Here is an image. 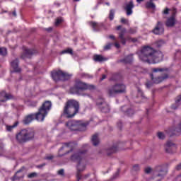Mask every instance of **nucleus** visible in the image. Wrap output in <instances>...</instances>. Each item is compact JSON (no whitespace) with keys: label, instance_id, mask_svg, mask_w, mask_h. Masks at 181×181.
I'll use <instances>...</instances> for the list:
<instances>
[{"label":"nucleus","instance_id":"nucleus-31","mask_svg":"<svg viewBox=\"0 0 181 181\" xmlns=\"http://www.w3.org/2000/svg\"><path fill=\"white\" fill-rule=\"evenodd\" d=\"M18 125H19V122H16L13 125H7L6 126V130L8 132H11L12 131V129H13V128H16V127H18Z\"/></svg>","mask_w":181,"mask_h":181},{"label":"nucleus","instance_id":"nucleus-60","mask_svg":"<svg viewBox=\"0 0 181 181\" xmlns=\"http://www.w3.org/2000/svg\"><path fill=\"white\" fill-rule=\"evenodd\" d=\"M117 30H122V25H118L117 28H116Z\"/></svg>","mask_w":181,"mask_h":181},{"label":"nucleus","instance_id":"nucleus-58","mask_svg":"<svg viewBox=\"0 0 181 181\" xmlns=\"http://www.w3.org/2000/svg\"><path fill=\"white\" fill-rule=\"evenodd\" d=\"M91 176L90 173H88L83 176V179H87L88 177H90Z\"/></svg>","mask_w":181,"mask_h":181},{"label":"nucleus","instance_id":"nucleus-32","mask_svg":"<svg viewBox=\"0 0 181 181\" xmlns=\"http://www.w3.org/2000/svg\"><path fill=\"white\" fill-rule=\"evenodd\" d=\"M163 43H165V41H163V40H160L154 43V46L157 49H159L160 47H162V45H163Z\"/></svg>","mask_w":181,"mask_h":181},{"label":"nucleus","instance_id":"nucleus-13","mask_svg":"<svg viewBox=\"0 0 181 181\" xmlns=\"http://www.w3.org/2000/svg\"><path fill=\"white\" fill-rule=\"evenodd\" d=\"M152 33L153 35H156L160 36V35H163L165 33V26L163 25V22L157 21V23L155 28L152 30Z\"/></svg>","mask_w":181,"mask_h":181},{"label":"nucleus","instance_id":"nucleus-59","mask_svg":"<svg viewBox=\"0 0 181 181\" xmlns=\"http://www.w3.org/2000/svg\"><path fill=\"white\" fill-rule=\"evenodd\" d=\"M109 39H112V40H116L115 36L114 35H110Z\"/></svg>","mask_w":181,"mask_h":181},{"label":"nucleus","instance_id":"nucleus-26","mask_svg":"<svg viewBox=\"0 0 181 181\" xmlns=\"http://www.w3.org/2000/svg\"><path fill=\"white\" fill-rule=\"evenodd\" d=\"M91 142L93 146H97L100 144V139L98 138V134H95L92 136Z\"/></svg>","mask_w":181,"mask_h":181},{"label":"nucleus","instance_id":"nucleus-55","mask_svg":"<svg viewBox=\"0 0 181 181\" xmlns=\"http://www.w3.org/2000/svg\"><path fill=\"white\" fill-rule=\"evenodd\" d=\"M54 156H47V157L45 158V159H46L47 160H52V159H54Z\"/></svg>","mask_w":181,"mask_h":181},{"label":"nucleus","instance_id":"nucleus-8","mask_svg":"<svg viewBox=\"0 0 181 181\" xmlns=\"http://www.w3.org/2000/svg\"><path fill=\"white\" fill-rule=\"evenodd\" d=\"M52 78L54 81H68L71 78V74L64 72L62 70L53 71L51 73Z\"/></svg>","mask_w":181,"mask_h":181},{"label":"nucleus","instance_id":"nucleus-14","mask_svg":"<svg viewBox=\"0 0 181 181\" xmlns=\"http://www.w3.org/2000/svg\"><path fill=\"white\" fill-rule=\"evenodd\" d=\"M150 78L154 84H159L162 83V81H165V80H168L169 78V74H165L163 76H153V74H150Z\"/></svg>","mask_w":181,"mask_h":181},{"label":"nucleus","instance_id":"nucleus-48","mask_svg":"<svg viewBox=\"0 0 181 181\" xmlns=\"http://www.w3.org/2000/svg\"><path fill=\"white\" fill-rule=\"evenodd\" d=\"M169 11H170V9H169V8H165V10L163 11V13L164 15H169Z\"/></svg>","mask_w":181,"mask_h":181},{"label":"nucleus","instance_id":"nucleus-25","mask_svg":"<svg viewBox=\"0 0 181 181\" xmlns=\"http://www.w3.org/2000/svg\"><path fill=\"white\" fill-rule=\"evenodd\" d=\"M93 60L98 63H103V62H107L108 58L104 57L103 55L95 54L93 56Z\"/></svg>","mask_w":181,"mask_h":181},{"label":"nucleus","instance_id":"nucleus-46","mask_svg":"<svg viewBox=\"0 0 181 181\" xmlns=\"http://www.w3.org/2000/svg\"><path fill=\"white\" fill-rule=\"evenodd\" d=\"M136 32V29L130 28L128 31V33H130L131 35H134Z\"/></svg>","mask_w":181,"mask_h":181},{"label":"nucleus","instance_id":"nucleus-5","mask_svg":"<svg viewBox=\"0 0 181 181\" xmlns=\"http://www.w3.org/2000/svg\"><path fill=\"white\" fill-rule=\"evenodd\" d=\"M168 174V168L166 165L161 164L156 165L154 168L153 176L149 178V181H160Z\"/></svg>","mask_w":181,"mask_h":181},{"label":"nucleus","instance_id":"nucleus-64","mask_svg":"<svg viewBox=\"0 0 181 181\" xmlns=\"http://www.w3.org/2000/svg\"><path fill=\"white\" fill-rule=\"evenodd\" d=\"M47 30L48 32H50V30H52V28H49L48 29H47Z\"/></svg>","mask_w":181,"mask_h":181},{"label":"nucleus","instance_id":"nucleus-28","mask_svg":"<svg viewBox=\"0 0 181 181\" xmlns=\"http://www.w3.org/2000/svg\"><path fill=\"white\" fill-rule=\"evenodd\" d=\"M146 9H155L156 6L153 4V0H150L146 3Z\"/></svg>","mask_w":181,"mask_h":181},{"label":"nucleus","instance_id":"nucleus-11","mask_svg":"<svg viewBox=\"0 0 181 181\" xmlns=\"http://www.w3.org/2000/svg\"><path fill=\"white\" fill-rule=\"evenodd\" d=\"M127 33V28H123L120 32L118 33V37L117 39L119 40L120 43L125 46L127 45V40H131L134 43L136 42V38H132L130 36H127L125 37V34Z\"/></svg>","mask_w":181,"mask_h":181},{"label":"nucleus","instance_id":"nucleus-35","mask_svg":"<svg viewBox=\"0 0 181 181\" xmlns=\"http://www.w3.org/2000/svg\"><path fill=\"white\" fill-rule=\"evenodd\" d=\"M61 53H62V54H64L66 53H67L68 54H71V55L74 54L73 49H71V48H68L66 49H64V50L62 51Z\"/></svg>","mask_w":181,"mask_h":181},{"label":"nucleus","instance_id":"nucleus-37","mask_svg":"<svg viewBox=\"0 0 181 181\" xmlns=\"http://www.w3.org/2000/svg\"><path fill=\"white\" fill-rule=\"evenodd\" d=\"M81 77H82V78H93V76L89 74L82 73L81 74Z\"/></svg>","mask_w":181,"mask_h":181},{"label":"nucleus","instance_id":"nucleus-4","mask_svg":"<svg viewBox=\"0 0 181 181\" xmlns=\"http://www.w3.org/2000/svg\"><path fill=\"white\" fill-rule=\"evenodd\" d=\"M66 127L71 131L83 132L87 129L88 122H83L81 120H69L66 122Z\"/></svg>","mask_w":181,"mask_h":181},{"label":"nucleus","instance_id":"nucleus-51","mask_svg":"<svg viewBox=\"0 0 181 181\" xmlns=\"http://www.w3.org/2000/svg\"><path fill=\"white\" fill-rule=\"evenodd\" d=\"M117 127H118V128H119V129H122V121H119L117 122Z\"/></svg>","mask_w":181,"mask_h":181},{"label":"nucleus","instance_id":"nucleus-36","mask_svg":"<svg viewBox=\"0 0 181 181\" xmlns=\"http://www.w3.org/2000/svg\"><path fill=\"white\" fill-rule=\"evenodd\" d=\"M115 15V10L111 9L110 11L109 19L110 21H114V16Z\"/></svg>","mask_w":181,"mask_h":181},{"label":"nucleus","instance_id":"nucleus-39","mask_svg":"<svg viewBox=\"0 0 181 181\" xmlns=\"http://www.w3.org/2000/svg\"><path fill=\"white\" fill-rule=\"evenodd\" d=\"M157 136L158 138H159L160 139H165V134H163V132H158L157 133Z\"/></svg>","mask_w":181,"mask_h":181},{"label":"nucleus","instance_id":"nucleus-34","mask_svg":"<svg viewBox=\"0 0 181 181\" xmlns=\"http://www.w3.org/2000/svg\"><path fill=\"white\" fill-rule=\"evenodd\" d=\"M137 97H141V98H145V95L144 94V91L141 88L137 87Z\"/></svg>","mask_w":181,"mask_h":181},{"label":"nucleus","instance_id":"nucleus-57","mask_svg":"<svg viewBox=\"0 0 181 181\" xmlns=\"http://www.w3.org/2000/svg\"><path fill=\"white\" fill-rule=\"evenodd\" d=\"M115 46L117 49H119V47H121V45H119V43L118 42H115Z\"/></svg>","mask_w":181,"mask_h":181},{"label":"nucleus","instance_id":"nucleus-54","mask_svg":"<svg viewBox=\"0 0 181 181\" xmlns=\"http://www.w3.org/2000/svg\"><path fill=\"white\" fill-rule=\"evenodd\" d=\"M146 87H147V88H151L152 87V83L151 82H147L146 83Z\"/></svg>","mask_w":181,"mask_h":181},{"label":"nucleus","instance_id":"nucleus-19","mask_svg":"<svg viewBox=\"0 0 181 181\" xmlns=\"http://www.w3.org/2000/svg\"><path fill=\"white\" fill-rule=\"evenodd\" d=\"M121 111L124 112V115H127L128 117H132V115L135 114V110L127 105L122 106L121 107Z\"/></svg>","mask_w":181,"mask_h":181},{"label":"nucleus","instance_id":"nucleus-52","mask_svg":"<svg viewBox=\"0 0 181 181\" xmlns=\"http://www.w3.org/2000/svg\"><path fill=\"white\" fill-rule=\"evenodd\" d=\"M8 15H13V16L16 18V10H14L13 12H9Z\"/></svg>","mask_w":181,"mask_h":181},{"label":"nucleus","instance_id":"nucleus-21","mask_svg":"<svg viewBox=\"0 0 181 181\" xmlns=\"http://www.w3.org/2000/svg\"><path fill=\"white\" fill-rule=\"evenodd\" d=\"M23 170H25V167H22L20 170H18L15 175L11 177L12 181L19 180L22 179L24 176Z\"/></svg>","mask_w":181,"mask_h":181},{"label":"nucleus","instance_id":"nucleus-41","mask_svg":"<svg viewBox=\"0 0 181 181\" xmlns=\"http://www.w3.org/2000/svg\"><path fill=\"white\" fill-rule=\"evenodd\" d=\"M112 45H113L112 43H108V44H107V45L104 47L103 50H105V51L110 50V49H111Z\"/></svg>","mask_w":181,"mask_h":181},{"label":"nucleus","instance_id":"nucleus-63","mask_svg":"<svg viewBox=\"0 0 181 181\" xmlns=\"http://www.w3.org/2000/svg\"><path fill=\"white\" fill-rule=\"evenodd\" d=\"M63 149H64V146H62V147L59 148V151H63Z\"/></svg>","mask_w":181,"mask_h":181},{"label":"nucleus","instance_id":"nucleus-12","mask_svg":"<svg viewBox=\"0 0 181 181\" xmlns=\"http://www.w3.org/2000/svg\"><path fill=\"white\" fill-rule=\"evenodd\" d=\"M160 62H163V53L160 51L154 49L153 55L150 59V64H156L160 63Z\"/></svg>","mask_w":181,"mask_h":181},{"label":"nucleus","instance_id":"nucleus-18","mask_svg":"<svg viewBox=\"0 0 181 181\" xmlns=\"http://www.w3.org/2000/svg\"><path fill=\"white\" fill-rule=\"evenodd\" d=\"M11 66L14 71L15 73H21L22 71V69L19 67V59L16 58L11 62Z\"/></svg>","mask_w":181,"mask_h":181},{"label":"nucleus","instance_id":"nucleus-50","mask_svg":"<svg viewBox=\"0 0 181 181\" xmlns=\"http://www.w3.org/2000/svg\"><path fill=\"white\" fill-rule=\"evenodd\" d=\"M5 98H6V100H11L12 98V95H9L8 93L5 94Z\"/></svg>","mask_w":181,"mask_h":181},{"label":"nucleus","instance_id":"nucleus-30","mask_svg":"<svg viewBox=\"0 0 181 181\" xmlns=\"http://www.w3.org/2000/svg\"><path fill=\"white\" fill-rule=\"evenodd\" d=\"M153 73H158V71L163 72V71H169L168 68H152L151 69Z\"/></svg>","mask_w":181,"mask_h":181},{"label":"nucleus","instance_id":"nucleus-24","mask_svg":"<svg viewBox=\"0 0 181 181\" xmlns=\"http://www.w3.org/2000/svg\"><path fill=\"white\" fill-rule=\"evenodd\" d=\"M116 152H118V146L117 145H113L111 147H109L106 150V153L107 156H110L112 155V153H115Z\"/></svg>","mask_w":181,"mask_h":181},{"label":"nucleus","instance_id":"nucleus-17","mask_svg":"<svg viewBox=\"0 0 181 181\" xmlns=\"http://www.w3.org/2000/svg\"><path fill=\"white\" fill-rule=\"evenodd\" d=\"M165 151L167 153H173L176 151V146L170 141H167Z\"/></svg>","mask_w":181,"mask_h":181},{"label":"nucleus","instance_id":"nucleus-15","mask_svg":"<svg viewBox=\"0 0 181 181\" xmlns=\"http://www.w3.org/2000/svg\"><path fill=\"white\" fill-rule=\"evenodd\" d=\"M175 25H176V8H174L172 16L168 18L165 22L167 28H173Z\"/></svg>","mask_w":181,"mask_h":181},{"label":"nucleus","instance_id":"nucleus-53","mask_svg":"<svg viewBox=\"0 0 181 181\" xmlns=\"http://www.w3.org/2000/svg\"><path fill=\"white\" fill-rule=\"evenodd\" d=\"M121 22H122V23H124V25H127V23H128V20H127V19L122 18L121 19Z\"/></svg>","mask_w":181,"mask_h":181},{"label":"nucleus","instance_id":"nucleus-38","mask_svg":"<svg viewBox=\"0 0 181 181\" xmlns=\"http://www.w3.org/2000/svg\"><path fill=\"white\" fill-rule=\"evenodd\" d=\"M86 90H90V91H92V90H95V86L86 83Z\"/></svg>","mask_w":181,"mask_h":181},{"label":"nucleus","instance_id":"nucleus-7","mask_svg":"<svg viewBox=\"0 0 181 181\" xmlns=\"http://www.w3.org/2000/svg\"><path fill=\"white\" fill-rule=\"evenodd\" d=\"M154 51L155 49L153 47L149 46L144 47L140 52L139 59L141 60V62L151 64V59H152V55L153 54Z\"/></svg>","mask_w":181,"mask_h":181},{"label":"nucleus","instance_id":"nucleus-27","mask_svg":"<svg viewBox=\"0 0 181 181\" xmlns=\"http://www.w3.org/2000/svg\"><path fill=\"white\" fill-rule=\"evenodd\" d=\"M121 80V75L119 74H112L109 78V81H119Z\"/></svg>","mask_w":181,"mask_h":181},{"label":"nucleus","instance_id":"nucleus-2","mask_svg":"<svg viewBox=\"0 0 181 181\" xmlns=\"http://www.w3.org/2000/svg\"><path fill=\"white\" fill-rule=\"evenodd\" d=\"M78 111H80V103L78 101L70 99L66 102L61 117L68 119L74 118L78 114Z\"/></svg>","mask_w":181,"mask_h":181},{"label":"nucleus","instance_id":"nucleus-9","mask_svg":"<svg viewBox=\"0 0 181 181\" xmlns=\"http://www.w3.org/2000/svg\"><path fill=\"white\" fill-rule=\"evenodd\" d=\"M86 88L87 83L81 81V80H76L74 86L70 88V92L71 94L80 95V94H81V91H86Z\"/></svg>","mask_w":181,"mask_h":181},{"label":"nucleus","instance_id":"nucleus-45","mask_svg":"<svg viewBox=\"0 0 181 181\" xmlns=\"http://www.w3.org/2000/svg\"><path fill=\"white\" fill-rule=\"evenodd\" d=\"M144 172H145V173H147V175H148V174L151 173V172H152V168L151 167H148V168H145Z\"/></svg>","mask_w":181,"mask_h":181},{"label":"nucleus","instance_id":"nucleus-22","mask_svg":"<svg viewBox=\"0 0 181 181\" xmlns=\"http://www.w3.org/2000/svg\"><path fill=\"white\" fill-rule=\"evenodd\" d=\"M89 25L91 26L94 32H100V30H101V28L104 26L103 23H98L94 21H90Z\"/></svg>","mask_w":181,"mask_h":181},{"label":"nucleus","instance_id":"nucleus-23","mask_svg":"<svg viewBox=\"0 0 181 181\" xmlns=\"http://www.w3.org/2000/svg\"><path fill=\"white\" fill-rule=\"evenodd\" d=\"M134 2L132 1H129L128 4H127L126 7L124 8L126 11V13L127 16L132 15V9H134Z\"/></svg>","mask_w":181,"mask_h":181},{"label":"nucleus","instance_id":"nucleus-3","mask_svg":"<svg viewBox=\"0 0 181 181\" xmlns=\"http://www.w3.org/2000/svg\"><path fill=\"white\" fill-rule=\"evenodd\" d=\"M18 144H26L35 139V130L32 128L23 129L16 135Z\"/></svg>","mask_w":181,"mask_h":181},{"label":"nucleus","instance_id":"nucleus-61","mask_svg":"<svg viewBox=\"0 0 181 181\" xmlns=\"http://www.w3.org/2000/svg\"><path fill=\"white\" fill-rule=\"evenodd\" d=\"M70 152H73V148H71L69 151H66L65 153V155H68V153H70Z\"/></svg>","mask_w":181,"mask_h":181},{"label":"nucleus","instance_id":"nucleus-43","mask_svg":"<svg viewBox=\"0 0 181 181\" xmlns=\"http://www.w3.org/2000/svg\"><path fill=\"white\" fill-rule=\"evenodd\" d=\"M36 176H37V173H32L29 174L28 177L30 179H32L33 177H36Z\"/></svg>","mask_w":181,"mask_h":181},{"label":"nucleus","instance_id":"nucleus-33","mask_svg":"<svg viewBox=\"0 0 181 181\" xmlns=\"http://www.w3.org/2000/svg\"><path fill=\"white\" fill-rule=\"evenodd\" d=\"M8 54V49L5 47H0V56L5 57Z\"/></svg>","mask_w":181,"mask_h":181},{"label":"nucleus","instance_id":"nucleus-47","mask_svg":"<svg viewBox=\"0 0 181 181\" xmlns=\"http://www.w3.org/2000/svg\"><path fill=\"white\" fill-rule=\"evenodd\" d=\"M58 175H59V176H64V169H60L58 171Z\"/></svg>","mask_w":181,"mask_h":181},{"label":"nucleus","instance_id":"nucleus-10","mask_svg":"<svg viewBox=\"0 0 181 181\" xmlns=\"http://www.w3.org/2000/svg\"><path fill=\"white\" fill-rule=\"evenodd\" d=\"M96 105L98 108L105 114H108L111 111V108H110V105L105 102V99L103 98H99L96 100Z\"/></svg>","mask_w":181,"mask_h":181},{"label":"nucleus","instance_id":"nucleus-40","mask_svg":"<svg viewBox=\"0 0 181 181\" xmlns=\"http://www.w3.org/2000/svg\"><path fill=\"white\" fill-rule=\"evenodd\" d=\"M62 22L63 18L62 17L58 18L56 19L55 25L59 26V25H60V23H62Z\"/></svg>","mask_w":181,"mask_h":181},{"label":"nucleus","instance_id":"nucleus-44","mask_svg":"<svg viewBox=\"0 0 181 181\" xmlns=\"http://www.w3.org/2000/svg\"><path fill=\"white\" fill-rule=\"evenodd\" d=\"M133 170H134V172H138L139 170V165L136 164L133 165Z\"/></svg>","mask_w":181,"mask_h":181},{"label":"nucleus","instance_id":"nucleus-6","mask_svg":"<svg viewBox=\"0 0 181 181\" xmlns=\"http://www.w3.org/2000/svg\"><path fill=\"white\" fill-rule=\"evenodd\" d=\"M109 97H117L118 94H125L127 93V86L122 83H115L107 90Z\"/></svg>","mask_w":181,"mask_h":181},{"label":"nucleus","instance_id":"nucleus-1","mask_svg":"<svg viewBox=\"0 0 181 181\" xmlns=\"http://www.w3.org/2000/svg\"><path fill=\"white\" fill-rule=\"evenodd\" d=\"M51 108L52 102L49 100L44 102L37 113L30 114L24 117L23 119V124L24 125H29V124H30L32 121H34V119L43 122V121H45V118H46L47 114H49V111H50Z\"/></svg>","mask_w":181,"mask_h":181},{"label":"nucleus","instance_id":"nucleus-29","mask_svg":"<svg viewBox=\"0 0 181 181\" xmlns=\"http://www.w3.org/2000/svg\"><path fill=\"white\" fill-rule=\"evenodd\" d=\"M181 101V95H179L178 97H177V99L175 100V104L172 105L171 108L172 110H177V107H179L180 104L179 103H180Z\"/></svg>","mask_w":181,"mask_h":181},{"label":"nucleus","instance_id":"nucleus-49","mask_svg":"<svg viewBox=\"0 0 181 181\" xmlns=\"http://www.w3.org/2000/svg\"><path fill=\"white\" fill-rule=\"evenodd\" d=\"M45 166H46V163H42V164L36 165V168H37V169H42V168H43V167H45Z\"/></svg>","mask_w":181,"mask_h":181},{"label":"nucleus","instance_id":"nucleus-62","mask_svg":"<svg viewBox=\"0 0 181 181\" xmlns=\"http://www.w3.org/2000/svg\"><path fill=\"white\" fill-rule=\"evenodd\" d=\"M64 145H65L66 148H69L70 146V143H64Z\"/></svg>","mask_w":181,"mask_h":181},{"label":"nucleus","instance_id":"nucleus-20","mask_svg":"<svg viewBox=\"0 0 181 181\" xmlns=\"http://www.w3.org/2000/svg\"><path fill=\"white\" fill-rule=\"evenodd\" d=\"M134 54H130L125 57L124 59L117 61V63H123L124 64H131L134 62Z\"/></svg>","mask_w":181,"mask_h":181},{"label":"nucleus","instance_id":"nucleus-56","mask_svg":"<svg viewBox=\"0 0 181 181\" xmlns=\"http://www.w3.org/2000/svg\"><path fill=\"white\" fill-rule=\"evenodd\" d=\"M105 78H107V75L105 74H103L102 77L100 78V81H103V80H105Z\"/></svg>","mask_w":181,"mask_h":181},{"label":"nucleus","instance_id":"nucleus-42","mask_svg":"<svg viewBox=\"0 0 181 181\" xmlns=\"http://www.w3.org/2000/svg\"><path fill=\"white\" fill-rule=\"evenodd\" d=\"M119 172H121V169L118 168L117 171L113 175V179H117L119 176Z\"/></svg>","mask_w":181,"mask_h":181},{"label":"nucleus","instance_id":"nucleus-16","mask_svg":"<svg viewBox=\"0 0 181 181\" xmlns=\"http://www.w3.org/2000/svg\"><path fill=\"white\" fill-rule=\"evenodd\" d=\"M35 53H36V50L33 49H25L21 56V58L23 59H30V57H32L33 54H35Z\"/></svg>","mask_w":181,"mask_h":181}]
</instances>
